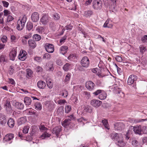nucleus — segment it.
<instances>
[{
    "label": "nucleus",
    "mask_w": 147,
    "mask_h": 147,
    "mask_svg": "<svg viewBox=\"0 0 147 147\" xmlns=\"http://www.w3.org/2000/svg\"><path fill=\"white\" fill-rule=\"evenodd\" d=\"M111 139L114 141L115 144L119 147H124L125 143L124 142L120 135L115 132L111 133L110 135Z\"/></svg>",
    "instance_id": "f257e3e1"
},
{
    "label": "nucleus",
    "mask_w": 147,
    "mask_h": 147,
    "mask_svg": "<svg viewBox=\"0 0 147 147\" xmlns=\"http://www.w3.org/2000/svg\"><path fill=\"white\" fill-rule=\"evenodd\" d=\"M26 19V16L24 15L22 19L18 21L17 29L18 30H21L23 29L25 26Z\"/></svg>",
    "instance_id": "f03ea898"
},
{
    "label": "nucleus",
    "mask_w": 147,
    "mask_h": 147,
    "mask_svg": "<svg viewBox=\"0 0 147 147\" xmlns=\"http://www.w3.org/2000/svg\"><path fill=\"white\" fill-rule=\"evenodd\" d=\"M102 2L101 0H94L92 2V7L94 9L98 10L101 8Z\"/></svg>",
    "instance_id": "7ed1b4c3"
},
{
    "label": "nucleus",
    "mask_w": 147,
    "mask_h": 147,
    "mask_svg": "<svg viewBox=\"0 0 147 147\" xmlns=\"http://www.w3.org/2000/svg\"><path fill=\"white\" fill-rule=\"evenodd\" d=\"M4 106V107L7 113L10 114L12 113L13 110L11 108L10 102L9 100H6Z\"/></svg>",
    "instance_id": "20e7f679"
},
{
    "label": "nucleus",
    "mask_w": 147,
    "mask_h": 147,
    "mask_svg": "<svg viewBox=\"0 0 147 147\" xmlns=\"http://www.w3.org/2000/svg\"><path fill=\"white\" fill-rule=\"evenodd\" d=\"M44 47L46 51L49 53H53L54 51V46L51 44L46 43Z\"/></svg>",
    "instance_id": "39448f33"
},
{
    "label": "nucleus",
    "mask_w": 147,
    "mask_h": 147,
    "mask_svg": "<svg viewBox=\"0 0 147 147\" xmlns=\"http://www.w3.org/2000/svg\"><path fill=\"white\" fill-rule=\"evenodd\" d=\"M50 18L46 14H43L42 17L40 19V24L46 25L49 22Z\"/></svg>",
    "instance_id": "423d86ee"
},
{
    "label": "nucleus",
    "mask_w": 147,
    "mask_h": 147,
    "mask_svg": "<svg viewBox=\"0 0 147 147\" xmlns=\"http://www.w3.org/2000/svg\"><path fill=\"white\" fill-rule=\"evenodd\" d=\"M81 65L84 67H87L89 65V60L87 57H83L81 61Z\"/></svg>",
    "instance_id": "0eeeda50"
},
{
    "label": "nucleus",
    "mask_w": 147,
    "mask_h": 147,
    "mask_svg": "<svg viewBox=\"0 0 147 147\" xmlns=\"http://www.w3.org/2000/svg\"><path fill=\"white\" fill-rule=\"evenodd\" d=\"M14 137V135L12 134H9L6 135L3 138L4 142H9V143H11V140Z\"/></svg>",
    "instance_id": "6e6552de"
},
{
    "label": "nucleus",
    "mask_w": 147,
    "mask_h": 147,
    "mask_svg": "<svg viewBox=\"0 0 147 147\" xmlns=\"http://www.w3.org/2000/svg\"><path fill=\"white\" fill-rule=\"evenodd\" d=\"M137 79V76L134 74L131 75L128 78L127 83L128 85H131Z\"/></svg>",
    "instance_id": "1a4fd4ad"
},
{
    "label": "nucleus",
    "mask_w": 147,
    "mask_h": 147,
    "mask_svg": "<svg viewBox=\"0 0 147 147\" xmlns=\"http://www.w3.org/2000/svg\"><path fill=\"white\" fill-rule=\"evenodd\" d=\"M27 52L24 50H21L18 56L19 59L21 61L25 60L27 58Z\"/></svg>",
    "instance_id": "9d476101"
},
{
    "label": "nucleus",
    "mask_w": 147,
    "mask_h": 147,
    "mask_svg": "<svg viewBox=\"0 0 147 147\" xmlns=\"http://www.w3.org/2000/svg\"><path fill=\"white\" fill-rule=\"evenodd\" d=\"M61 130V126H57L53 128L52 130V132L53 134H55L56 136L58 137L60 132Z\"/></svg>",
    "instance_id": "9b49d317"
},
{
    "label": "nucleus",
    "mask_w": 147,
    "mask_h": 147,
    "mask_svg": "<svg viewBox=\"0 0 147 147\" xmlns=\"http://www.w3.org/2000/svg\"><path fill=\"white\" fill-rule=\"evenodd\" d=\"M39 14L37 12H34L31 16V19L34 22H36L39 20Z\"/></svg>",
    "instance_id": "f8f14e48"
},
{
    "label": "nucleus",
    "mask_w": 147,
    "mask_h": 147,
    "mask_svg": "<svg viewBox=\"0 0 147 147\" xmlns=\"http://www.w3.org/2000/svg\"><path fill=\"white\" fill-rule=\"evenodd\" d=\"M95 84L91 81H87L86 83V87L89 90H92L94 88Z\"/></svg>",
    "instance_id": "ddd939ff"
},
{
    "label": "nucleus",
    "mask_w": 147,
    "mask_h": 147,
    "mask_svg": "<svg viewBox=\"0 0 147 147\" xmlns=\"http://www.w3.org/2000/svg\"><path fill=\"white\" fill-rule=\"evenodd\" d=\"M102 102L99 100L93 99L91 101V105L96 107H98L102 104Z\"/></svg>",
    "instance_id": "4468645a"
},
{
    "label": "nucleus",
    "mask_w": 147,
    "mask_h": 147,
    "mask_svg": "<svg viewBox=\"0 0 147 147\" xmlns=\"http://www.w3.org/2000/svg\"><path fill=\"white\" fill-rule=\"evenodd\" d=\"M46 106L49 111H51L54 108V104L53 102L47 101H46Z\"/></svg>",
    "instance_id": "2eb2a0df"
},
{
    "label": "nucleus",
    "mask_w": 147,
    "mask_h": 147,
    "mask_svg": "<svg viewBox=\"0 0 147 147\" xmlns=\"http://www.w3.org/2000/svg\"><path fill=\"white\" fill-rule=\"evenodd\" d=\"M6 122L5 116L0 113V123L2 125L4 126Z\"/></svg>",
    "instance_id": "dca6fc26"
},
{
    "label": "nucleus",
    "mask_w": 147,
    "mask_h": 147,
    "mask_svg": "<svg viewBox=\"0 0 147 147\" xmlns=\"http://www.w3.org/2000/svg\"><path fill=\"white\" fill-rule=\"evenodd\" d=\"M133 127V130L136 134L141 135V126L140 125L136 127Z\"/></svg>",
    "instance_id": "f3484780"
},
{
    "label": "nucleus",
    "mask_w": 147,
    "mask_h": 147,
    "mask_svg": "<svg viewBox=\"0 0 147 147\" xmlns=\"http://www.w3.org/2000/svg\"><path fill=\"white\" fill-rule=\"evenodd\" d=\"M68 47L66 46H62L60 47L59 49L60 53L63 55L66 54L67 51Z\"/></svg>",
    "instance_id": "a211bd4d"
},
{
    "label": "nucleus",
    "mask_w": 147,
    "mask_h": 147,
    "mask_svg": "<svg viewBox=\"0 0 147 147\" xmlns=\"http://www.w3.org/2000/svg\"><path fill=\"white\" fill-rule=\"evenodd\" d=\"M45 82L42 81H39L37 83L38 87L41 89H44L46 86Z\"/></svg>",
    "instance_id": "6ab92c4d"
},
{
    "label": "nucleus",
    "mask_w": 147,
    "mask_h": 147,
    "mask_svg": "<svg viewBox=\"0 0 147 147\" xmlns=\"http://www.w3.org/2000/svg\"><path fill=\"white\" fill-rule=\"evenodd\" d=\"M16 52L15 50L12 51L9 53V56L11 60L14 61L16 56Z\"/></svg>",
    "instance_id": "aec40b11"
},
{
    "label": "nucleus",
    "mask_w": 147,
    "mask_h": 147,
    "mask_svg": "<svg viewBox=\"0 0 147 147\" xmlns=\"http://www.w3.org/2000/svg\"><path fill=\"white\" fill-rule=\"evenodd\" d=\"M68 95V92L66 89L63 90L59 92V95L62 96L63 98L67 97Z\"/></svg>",
    "instance_id": "412c9836"
},
{
    "label": "nucleus",
    "mask_w": 147,
    "mask_h": 147,
    "mask_svg": "<svg viewBox=\"0 0 147 147\" xmlns=\"http://www.w3.org/2000/svg\"><path fill=\"white\" fill-rule=\"evenodd\" d=\"M7 124L10 128H12L15 125V121L13 118H10L9 119Z\"/></svg>",
    "instance_id": "4be33fe9"
},
{
    "label": "nucleus",
    "mask_w": 147,
    "mask_h": 147,
    "mask_svg": "<svg viewBox=\"0 0 147 147\" xmlns=\"http://www.w3.org/2000/svg\"><path fill=\"white\" fill-rule=\"evenodd\" d=\"M28 43L29 46L32 49H34L36 46L35 42L32 40H28Z\"/></svg>",
    "instance_id": "5701e85b"
},
{
    "label": "nucleus",
    "mask_w": 147,
    "mask_h": 147,
    "mask_svg": "<svg viewBox=\"0 0 147 147\" xmlns=\"http://www.w3.org/2000/svg\"><path fill=\"white\" fill-rule=\"evenodd\" d=\"M14 106L19 109H22L24 107L23 104L22 103L18 102H15Z\"/></svg>",
    "instance_id": "b1692460"
},
{
    "label": "nucleus",
    "mask_w": 147,
    "mask_h": 147,
    "mask_svg": "<svg viewBox=\"0 0 147 147\" xmlns=\"http://www.w3.org/2000/svg\"><path fill=\"white\" fill-rule=\"evenodd\" d=\"M71 64L67 63L64 65L63 69L65 71L67 72L71 69Z\"/></svg>",
    "instance_id": "393cba45"
},
{
    "label": "nucleus",
    "mask_w": 147,
    "mask_h": 147,
    "mask_svg": "<svg viewBox=\"0 0 147 147\" xmlns=\"http://www.w3.org/2000/svg\"><path fill=\"white\" fill-rule=\"evenodd\" d=\"M107 97V94L103 90L98 96V98L101 100L105 99Z\"/></svg>",
    "instance_id": "a878e982"
},
{
    "label": "nucleus",
    "mask_w": 147,
    "mask_h": 147,
    "mask_svg": "<svg viewBox=\"0 0 147 147\" xmlns=\"http://www.w3.org/2000/svg\"><path fill=\"white\" fill-rule=\"evenodd\" d=\"M34 106L35 109L37 110H41L42 109V105L39 102H36L34 104Z\"/></svg>",
    "instance_id": "bb28decb"
},
{
    "label": "nucleus",
    "mask_w": 147,
    "mask_h": 147,
    "mask_svg": "<svg viewBox=\"0 0 147 147\" xmlns=\"http://www.w3.org/2000/svg\"><path fill=\"white\" fill-rule=\"evenodd\" d=\"M24 102L26 105H29L30 104L32 101L31 99L29 97H25L24 98Z\"/></svg>",
    "instance_id": "cd10ccee"
},
{
    "label": "nucleus",
    "mask_w": 147,
    "mask_h": 147,
    "mask_svg": "<svg viewBox=\"0 0 147 147\" xmlns=\"http://www.w3.org/2000/svg\"><path fill=\"white\" fill-rule=\"evenodd\" d=\"M26 28L28 30L30 31L33 28V23L30 22H28L26 26Z\"/></svg>",
    "instance_id": "c85d7f7f"
},
{
    "label": "nucleus",
    "mask_w": 147,
    "mask_h": 147,
    "mask_svg": "<svg viewBox=\"0 0 147 147\" xmlns=\"http://www.w3.org/2000/svg\"><path fill=\"white\" fill-rule=\"evenodd\" d=\"M84 109V111L89 113H91L92 111V108L90 107L88 105L85 106Z\"/></svg>",
    "instance_id": "c756f323"
},
{
    "label": "nucleus",
    "mask_w": 147,
    "mask_h": 147,
    "mask_svg": "<svg viewBox=\"0 0 147 147\" xmlns=\"http://www.w3.org/2000/svg\"><path fill=\"white\" fill-rule=\"evenodd\" d=\"M71 76V74L70 73H68L67 75L66 76L64 80V82L66 83L68 82L70 80Z\"/></svg>",
    "instance_id": "7c9ffc66"
},
{
    "label": "nucleus",
    "mask_w": 147,
    "mask_h": 147,
    "mask_svg": "<svg viewBox=\"0 0 147 147\" xmlns=\"http://www.w3.org/2000/svg\"><path fill=\"white\" fill-rule=\"evenodd\" d=\"M33 38L34 40L36 41H39L41 39L40 36L37 34H34L33 36Z\"/></svg>",
    "instance_id": "2f4dec72"
},
{
    "label": "nucleus",
    "mask_w": 147,
    "mask_h": 147,
    "mask_svg": "<svg viewBox=\"0 0 147 147\" xmlns=\"http://www.w3.org/2000/svg\"><path fill=\"white\" fill-rule=\"evenodd\" d=\"M102 122L103 123L105 128L109 130L110 128L109 127V125L108 124L107 120L104 119L102 121Z\"/></svg>",
    "instance_id": "473e14b6"
},
{
    "label": "nucleus",
    "mask_w": 147,
    "mask_h": 147,
    "mask_svg": "<svg viewBox=\"0 0 147 147\" xmlns=\"http://www.w3.org/2000/svg\"><path fill=\"white\" fill-rule=\"evenodd\" d=\"M93 12L91 10H88L85 11L84 13V15L86 17H90L93 14Z\"/></svg>",
    "instance_id": "72a5a7b5"
},
{
    "label": "nucleus",
    "mask_w": 147,
    "mask_h": 147,
    "mask_svg": "<svg viewBox=\"0 0 147 147\" xmlns=\"http://www.w3.org/2000/svg\"><path fill=\"white\" fill-rule=\"evenodd\" d=\"M141 135L143 134H147V127L145 126L141 127Z\"/></svg>",
    "instance_id": "f704fd0d"
},
{
    "label": "nucleus",
    "mask_w": 147,
    "mask_h": 147,
    "mask_svg": "<svg viewBox=\"0 0 147 147\" xmlns=\"http://www.w3.org/2000/svg\"><path fill=\"white\" fill-rule=\"evenodd\" d=\"M71 123V119H66L63 122V125L64 127H66L69 124Z\"/></svg>",
    "instance_id": "c9c22d12"
},
{
    "label": "nucleus",
    "mask_w": 147,
    "mask_h": 147,
    "mask_svg": "<svg viewBox=\"0 0 147 147\" xmlns=\"http://www.w3.org/2000/svg\"><path fill=\"white\" fill-rule=\"evenodd\" d=\"M28 114L30 115H32L34 117H36L38 115V113L34 111H29Z\"/></svg>",
    "instance_id": "e433bc0d"
},
{
    "label": "nucleus",
    "mask_w": 147,
    "mask_h": 147,
    "mask_svg": "<svg viewBox=\"0 0 147 147\" xmlns=\"http://www.w3.org/2000/svg\"><path fill=\"white\" fill-rule=\"evenodd\" d=\"M116 126L118 127L117 129L118 130H121L124 128V125L122 123H119L116 125Z\"/></svg>",
    "instance_id": "4c0bfd02"
},
{
    "label": "nucleus",
    "mask_w": 147,
    "mask_h": 147,
    "mask_svg": "<svg viewBox=\"0 0 147 147\" xmlns=\"http://www.w3.org/2000/svg\"><path fill=\"white\" fill-rule=\"evenodd\" d=\"M46 83L49 89L52 88L53 85L51 81L49 80L46 81Z\"/></svg>",
    "instance_id": "58836bf2"
},
{
    "label": "nucleus",
    "mask_w": 147,
    "mask_h": 147,
    "mask_svg": "<svg viewBox=\"0 0 147 147\" xmlns=\"http://www.w3.org/2000/svg\"><path fill=\"white\" fill-rule=\"evenodd\" d=\"M18 121L19 124L21 125L25 123L26 119L24 117H21L18 119Z\"/></svg>",
    "instance_id": "ea45409f"
},
{
    "label": "nucleus",
    "mask_w": 147,
    "mask_h": 147,
    "mask_svg": "<svg viewBox=\"0 0 147 147\" xmlns=\"http://www.w3.org/2000/svg\"><path fill=\"white\" fill-rule=\"evenodd\" d=\"M71 111V106L67 105L65 106V112L66 113H68Z\"/></svg>",
    "instance_id": "a19ab883"
},
{
    "label": "nucleus",
    "mask_w": 147,
    "mask_h": 147,
    "mask_svg": "<svg viewBox=\"0 0 147 147\" xmlns=\"http://www.w3.org/2000/svg\"><path fill=\"white\" fill-rule=\"evenodd\" d=\"M50 136V134H49L47 132H45L42 134L41 137L42 139H43L45 138L49 137Z\"/></svg>",
    "instance_id": "79ce46f5"
},
{
    "label": "nucleus",
    "mask_w": 147,
    "mask_h": 147,
    "mask_svg": "<svg viewBox=\"0 0 147 147\" xmlns=\"http://www.w3.org/2000/svg\"><path fill=\"white\" fill-rule=\"evenodd\" d=\"M140 53L143 54L146 50V49L144 46H141L140 47Z\"/></svg>",
    "instance_id": "37998d69"
},
{
    "label": "nucleus",
    "mask_w": 147,
    "mask_h": 147,
    "mask_svg": "<svg viewBox=\"0 0 147 147\" xmlns=\"http://www.w3.org/2000/svg\"><path fill=\"white\" fill-rule=\"evenodd\" d=\"M1 39L3 43H5L7 42V38L6 36L3 35L1 36Z\"/></svg>",
    "instance_id": "c03bdc74"
},
{
    "label": "nucleus",
    "mask_w": 147,
    "mask_h": 147,
    "mask_svg": "<svg viewBox=\"0 0 147 147\" xmlns=\"http://www.w3.org/2000/svg\"><path fill=\"white\" fill-rule=\"evenodd\" d=\"M14 67L13 66H11L9 67V74L12 75L14 73Z\"/></svg>",
    "instance_id": "a18cd8bd"
},
{
    "label": "nucleus",
    "mask_w": 147,
    "mask_h": 147,
    "mask_svg": "<svg viewBox=\"0 0 147 147\" xmlns=\"http://www.w3.org/2000/svg\"><path fill=\"white\" fill-rule=\"evenodd\" d=\"M29 127L28 126H26L24 127L23 130V132L24 134L28 133L29 129Z\"/></svg>",
    "instance_id": "49530a36"
},
{
    "label": "nucleus",
    "mask_w": 147,
    "mask_h": 147,
    "mask_svg": "<svg viewBox=\"0 0 147 147\" xmlns=\"http://www.w3.org/2000/svg\"><path fill=\"white\" fill-rule=\"evenodd\" d=\"M141 41L143 43L147 42V35H145L141 38Z\"/></svg>",
    "instance_id": "de8ad7c7"
},
{
    "label": "nucleus",
    "mask_w": 147,
    "mask_h": 147,
    "mask_svg": "<svg viewBox=\"0 0 147 147\" xmlns=\"http://www.w3.org/2000/svg\"><path fill=\"white\" fill-rule=\"evenodd\" d=\"M53 17L54 19L55 20H58L60 18L59 15L57 13H55L53 14Z\"/></svg>",
    "instance_id": "09e8293b"
},
{
    "label": "nucleus",
    "mask_w": 147,
    "mask_h": 147,
    "mask_svg": "<svg viewBox=\"0 0 147 147\" xmlns=\"http://www.w3.org/2000/svg\"><path fill=\"white\" fill-rule=\"evenodd\" d=\"M51 55L48 53L45 54L43 56V58L44 59H49L51 58Z\"/></svg>",
    "instance_id": "8fccbe9b"
},
{
    "label": "nucleus",
    "mask_w": 147,
    "mask_h": 147,
    "mask_svg": "<svg viewBox=\"0 0 147 147\" xmlns=\"http://www.w3.org/2000/svg\"><path fill=\"white\" fill-rule=\"evenodd\" d=\"M103 90H98L93 93V94L96 96L98 95L99 94H100L102 91Z\"/></svg>",
    "instance_id": "3c124183"
},
{
    "label": "nucleus",
    "mask_w": 147,
    "mask_h": 147,
    "mask_svg": "<svg viewBox=\"0 0 147 147\" xmlns=\"http://www.w3.org/2000/svg\"><path fill=\"white\" fill-rule=\"evenodd\" d=\"M11 41L14 43H15L17 41V39L16 37L14 35H12L11 36Z\"/></svg>",
    "instance_id": "603ef678"
},
{
    "label": "nucleus",
    "mask_w": 147,
    "mask_h": 147,
    "mask_svg": "<svg viewBox=\"0 0 147 147\" xmlns=\"http://www.w3.org/2000/svg\"><path fill=\"white\" fill-rule=\"evenodd\" d=\"M5 56L2 55L0 57V62H4L5 61Z\"/></svg>",
    "instance_id": "864d4df0"
},
{
    "label": "nucleus",
    "mask_w": 147,
    "mask_h": 147,
    "mask_svg": "<svg viewBox=\"0 0 147 147\" xmlns=\"http://www.w3.org/2000/svg\"><path fill=\"white\" fill-rule=\"evenodd\" d=\"M13 19L14 18L12 16L9 15L7 19V22H9L12 21Z\"/></svg>",
    "instance_id": "5fc2aeb1"
},
{
    "label": "nucleus",
    "mask_w": 147,
    "mask_h": 147,
    "mask_svg": "<svg viewBox=\"0 0 147 147\" xmlns=\"http://www.w3.org/2000/svg\"><path fill=\"white\" fill-rule=\"evenodd\" d=\"M2 3L3 4V6L6 8L7 7L9 4L8 2L5 1H2Z\"/></svg>",
    "instance_id": "6e6d98bb"
},
{
    "label": "nucleus",
    "mask_w": 147,
    "mask_h": 147,
    "mask_svg": "<svg viewBox=\"0 0 147 147\" xmlns=\"http://www.w3.org/2000/svg\"><path fill=\"white\" fill-rule=\"evenodd\" d=\"M132 144L134 146H137L138 144V142L136 140H133L132 142Z\"/></svg>",
    "instance_id": "4d7b16f0"
},
{
    "label": "nucleus",
    "mask_w": 147,
    "mask_h": 147,
    "mask_svg": "<svg viewBox=\"0 0 147 147\" xmlns=\"http://www.w3.org/2000/svg\"><path fill=\"white\" fill-rule=\"evenodd\" d=\"M27 76H28L29 77H31L32 76V72L31 71V70L30 69H27Z\"/></svg>",
    "instance_id": "13d9d810"
},
{
    "label": "nucleus",
    "mask_w": 147,
    "mask_h": 147,
    "mask_svg": "<svg viewBox=\"0 0 147 147\" xmlns=\"http://www.w3.org/2000/svg\"><path fill=\"white\" fill-rule=\"evenodd\" d=\"M67 38V36L66 35L64 36L60 40V42L61 43H64L65 42V40Z\"/></svg>",
    "instance_id": "bf43d9fd"
},
{
    "label": "nucleus",
    "mask_w": 147,
    "mask_h": 147,
    "mask_svg": "<svg viewBox=\"0 0 147 147\" xmlns=\"http://www.w3.org/2000/svg\"><path fill=\"white\" fill-rule=\"evenodd\" d=\"M9 81L8 82L11 84L14 85L15 84V82L14 80L12 78H8Z\"/></svg>",
    "instance_id": "052dcab7"
},
{
    "label": "nucleus",
    "mask_w": 147,
    "mask_h": 147,
    "mask_svg": "<svg viewBox=\"0 0 147 147\" xmlns=\"http://www.w3.org/2000/svg\"><path fill=\"white\" fill-rule=\"evenodd\" d=\"M57 64L61 66L63 65V62L60 59H58L56 61Z\"/></svg>",
    "instance_id": "680f3d73"
},
{
    "label": "nucleus",
    "mask_w": 147,
    "mask_h": 147,
    "mask_svg": "<svg viewBox=\"0 0 147 147\" xmlns=\"http://www.w3.org/2000/svg\"><path fill=\"white\" fill-rule=\"evenodd\" d=\"M3 12L4 13V15L5 16H7L8 15H9L11 13L10 11H8V10L5 9L3 11Z\"/></svg>",
    "instance_id": "e2e57ef3"
},
{
    "label": "nucleus",
    "mask_w": 147,
    "mask_h": 147,
    "mask_svg": "<svg viewBox=\"0 0 147 147\" xmlns=\"http://www.w3.org/2000/svg\"><path fill=\"white\" fill-rule=\"evenodd\" d=\"M36 71L37 72H41L43 70L42 68L40 66H37L36 68Z\"/></svg>",
    "instance_id": "0e129e2a"
},
{
    "label": "nucleus",
    "mask_w": 147,
    "mask_h": 147,
    "mask_svg": "<svg viewBox=\"0 0 147 147\" xmlns=\"http://www.w3.org/2000/svg\"><path fill=\"white\" fill-rule=\"evenodd\" d=\"M115 59L116 61L119 62H121L122 61V58L119 56H116Z\"/></svg>",
    "instance_id": "69168bd1"
},
{
    "label": "nucleus",
    "mask_w": 147,
    "mask_h": 147,
    "mask_svg": "<svg viewBox=\"0 0 147 147\" xmlns=\"http://www.w3.org/2000/svg\"><path fill=\"white\" fill-rule=\"evenodd\" d=\"M67 102L65 100H60L58 101V103L59 104L61 105L64 104Z\"/></svg>",
    "instance_id": "338daca9"
},
{
    "label": "nucleus",
    "mask_w": 147,
    "mask_h": 147,
    "mask_svg": "<svg viewBox=\"0 0 147 147\" xmlns=\"http://www.w3.org/2000/svg\"><path fill=\"white\" fill-rule=\"evenodd\" d=\"M147 121V119H141L135 120V122L136 123L144 121Z\"/></svg>",
    "instance_id": "774afa93"
}]
</instances>
